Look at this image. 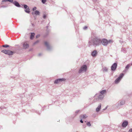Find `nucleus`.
Listing matches in <instances>:
<instances>
[{
	"label": "nucleus",
	"instance_id": "f257e3e1",
	"mask_svg": "<svg viewBox=\"0 0 132 132\" xmlns=\"http://www.w3.org/2000/svg\"><path fill=\"white\" fill-rule=\"evenodd\" d=\"M101 39L96 37L95 38L89 39L88 42L89 46L93 45L94 46H96L101 44Z\"/></svg>",
	"mask_w": 132,
	"mask_h": 132
},
{
	"label": "nucleus",
	"instance_id": "f03ea898",
	"mask_svg": "<svg viewBox=\"0 0 132 132\" xmlns=\"http://www.w3.org/2000/svg\"><path fill=\"white\" fill-rule=\"evenodd\" d=\"M9 2L13 4L15 6L18 7H22L21 6L19 3L16 1H13V0H2V2L3 3L4 2Z\"/></svg>",
	"mask_w": 132,
	"mask_h": 132
},
{
	"label": "nucleus",
	"instance_id": "7ed1b4c3",
	"mask_svg": "<svg viewBox=\"0 0 132 132\" xmlns=\"http://www.w3.org/2000/svg\"><path fill=\"white\" fill-rule=\"evenodd\" d=\"M124 75L123 73H121L118 78H117L114 81V83L115 84H118L121 80Z\"/></svg>",
	"mask_w": 132,
	"mask_h": 132
},
{
	"label": "nucleus",
	"instance_id": "20e7f679",
	"mask_svg": "<svg viewBox=\"0 0 132 132\" xmlns=\"http://www.w3.org/2000/svg\"><path fill=\"white\" fill-rule=\"evenodd\" d=\"M87 69V66L86 65L82 66L79 69L78 72L79 73H81L83 71H86Z\"/></svg>",
	"mask_w": 132,
	"mask_h": 132
},
{
	"label": "nucleus",
	"instance_id": "39448f33",
	"mask_svg": "<svg viewBox=\"0 0 132 132\" xmlns=\"http://www.w3.org/2000/svg\"><path fill=\"white\" fill-rule=\"evenodd\" d=\"M125 103V101L124 100H122L118 102L116 104L117 108H120L121 106L124 105Z\"/></svg>",
	"mask_w": 132,
	"mask_h": 132
},
{
	"label": "nucleus",
	"instance_id": "423d86ee",
	"mask_svg": "<svg viewBox=\"0 0 132 132\" xmlns=\"http://www.w3.org/2000/svg\"><path fill=\"white\" fill-rule=\"evenodd\" d=\"M101 44L104 46H106L108 44V40L105 38L103 39H101Z\"/></svg>",
	"mask_w": 132,
	"mask_h": 132
},
{
	"label": "nucleus",
	"instance_id": "0eeeda50",
	"mask_svg": "<svg viewBox=\"0 0 132 132\" xmlns=\"http://www.w3.org/2000/svg\"><path fill=\"white\" fill-rule=\"evenodd\" d=\"M65 80L66 79L64 78L58 79H56L54 81V82L55 84H57L63 81H65Z\"/></svg>",
	"mask_w": 132,
	"mask_h": 132
},
{
	"label": "nucleus",
	"instance_id": "6e6552de",
	"mask_svg": "<svg viewBox=\"0 0 132 132\" xmlns=\"http://www.w3.org/2000/svg\"><path fill=\"white\" fill-rule=\"evenodd\" d=\"M117 66V63H114L111 67V69L112 71L116 70Z\"/></svg>",
	"mask_w": 132,
	"mask_h": 132
},
{
	"label": "nucleus",
	"instance_id": "1a4fd4ad",
	"mask_svg": "<svg viewBox=\"0 0 132 132\" xmlns=\"http://www.w3.org/2000/svg\"><path fill=\"white\" fill-rule=\"evenodd\" d=\"M22 46L23 48L25 49L28 48L29 46V44L27 42H24L23 43Z\"/></svg>",
	"mask_w": 132,
	"mask_h": 132
},
{
	"label": "nucleus",
	"instance_id": "9d476101",
	"mask_svg": "<svg viewBox=\"0 0 132 132\" xmlns=\"http://www.w3.org/2000/svg\"><path fill=\"white\" fill-rule=\"evenodd\" d=\"M44 44L46 47L47 50L48 51L50 50L51 48V47L48 43L47 42H45L44 43Z\"/></svg>",
	"mask_w": 132,
	"mask_h": 132
},
{
	"label": "nucleus",
	"instance_id": "9b49d317",
	"mask_svg": "<svg viewBox=\"0 0 132 132\" xmlns=\"http://www.w3.org/2000/svg\"><path fill=\"white\" fill-rule=\"evenodd\" d=\"M128 122L126 120L124 121L122 124V126L123 128H125L128 125Z\"/></svg>",
	"mask_w": 132,
	"mask_h": 132
},
{
	"label": "nucleus",
	"instance_id": "f8f14e48",
	"mask_svg": "<svg viewBox=\"0 0 132 132\" xmlns=\"http://www.w3.org/2000/svg\"><path fill=\"white\" fill-rule=\"evenodd\" d=\"M104 95H102L99 94L98 96L97 100L98 101L102 100L104 98Z\"/></svg>",
	"mask_w": 132,
	"mask_h": 132
},
{
	"label": "nucleus",
	"instance_id": "ddd939ff",
	"mask_svg": "<svg viewBox=\"0 0 132 132\" xmlns=\"http://www.w3.org/2000/svg\"><path fill=\"white\" fill-rule=\"evenodd\" d=\"M40 14V12H39V11L38 10H35V11L34 12H32V15H33V16L35 14L36 15H39Z\"/></svg>",
	"mask_w": 132,
	"mask_h": 132
},
{
	"label": "nucleus",
	"instance_id": "4468645a",
	"mask_svg": "<svg viewBox=\"0 0 132 132\" xmlns=\"http://www.w3.org/2000/svg\"><path fill=\"white\" fill-rule=\"evenodd\" d=\"M7 52V54L9 55H12L15 53L14 52L10 51L9 50H8Z\"/></svg>",
	"mask_w": 132,
	"mask_h": 132
},
{
	"label": "nucleus",
	"instance_id": "2eb2a0df",
	"mask_svg": "<svg viewBox=\"0 0 132 132\" xmlns=\"http://www.w3.org/2000/svg\"><path fill=\"white\" fill-rule=\"evenodd\" d=\"M97 51L96 50L93 51L91 52V55L93 56H95L97 54Z\"/></svg>",
	"mask_w": 132,
	"mask_h": 132
},
{
	"label": "nucleus",
	"instance_id": "dca6fc26",
	"mask_svg": "<svg viewBox=\"0 0 132 132\" xmlns=\"http://www.w3.org/2000/svg\"><path fill=\"white\" fill-rule=\"evenodd\" d=\"M101 104L100 103L96 109V111L97 112H98L100 111L101 109Z\"/></svg>",
	"mask_w": 132,
	"mask_h": 132
},
{
	"label": "nucleus",
	"instance_id": "f3484780",
	"mask_svg": "<svg viewBox=\"0 0 132 132\" xmlns=\"http://www.w3.org/2000/svg\"><path fill=\"white\" fill-rule=\"evenodd\" d=\"M87 116L86 114H81L80 115L79 118L80 119H86L87 118Z\"/></svg>",
	"mask_w": 132,
	"mask_h": 132
},
{
	"label": "nucleus",
	"instance_id": "a211bd4d",
	"mask_svg": "<svg viewBox=\"0 0 132 132\" xmlns=\"http://www.w3.org/2000/svg\"><path fill=\"white\" fill-rule=\"evenodd\" d=\"M35 35V34L34 33H31L30 36V38L32 40L34 38Z\"/></svg>",
	"mask_w": 132,
	"mask_h": 132
},
{
	"label": "nucleus",
	"instance_id": "6ab92c4d",
	"mask_svg": "<svg viewBox=\"0 0 132 132\" xmlns=\"http://www.w3.org/2000/svg\"><path fill=\"white\" fill-rule=\"evenodd\" d=\"M106 93L105 90H103L101 91L99 94L102 95H104V94Z\"/></svg>",
	"mask_w": 132,
	"mask_h": 132
},
{
	"label": "nucleus",
	"instance_id": "aec40b11",
	"mask_svg": "<svg viewBox=\"0 0 132 132\" xmlns=\"http://www.w3.org/2000/svg\"><path fill=\"white\" fill-rule=\"evenodd\" d=\"M23 6V7L24 9L27 10H29V7L26 4H23L22 5Z\"/></svg>",
	"mask_w": 132,
	"mask_h": 132
},
{
	"label": "nucleus",
	"instance_id": "412c9836",
	"mask_svg": "<svg viewBox=\"0 0 132 132\" xmlns=\"http://www.w3.org/2000/svg\"><path fill=\"white\" fill-rule=\"evenodd\" d=\"M7 51L8 50H4L1 51V52L4 53L6 54H7Z\"/></svg>",
	"mask_w": 132,
	"mask_h": 132
},
{
	"label": "nucleus",
	"instance_id": "4be33fe9",
	"mask_svg": "<svg viewBox=\"0 0 132 132\" xmlns=\"http://www.w3.org/2000/svg\"><path fill=\"white\" fill-rule=\"evenodd\" d=\"M80 112V110H76L75 112V114H74V115H75L74 116L75 117Z\"/></svg>",
	"mask_w": 132,
	"mask_h": 132
},
{
	"label": "nucleus",
	"instance_id": "5701e85b",
	"mask_svg": "<svg viewBox=\"0 0 132 132\" xmlns=\"http://www.w3.org/2000/svg\"><path fill=\"white\" fill-rule=\"evenodd\" d=\"M130 67V65L129 64H127L125 67V70L123 71H125L126 70L128 69Z\"/></svg>",
	"mask_w": 132,
	"mask_h": 132
},
{
	"label": "nucleus",
	"instance_id": "b1692460",
	"mask_svg": "<svg viewBox=\"0 0 132 132\" xmlns=\"http://www.w3.org/2000/svg\"><path fill=\"white\" fill-rule=\"evenodd\" d=\"M2 46L3 47H5V48H7V47H10L9 45L7 44L3 45H2Z\"/></svg>",
	"mask_w": 132,
	"mask_h": 132
},
{
	"label": "nucleus",
	"instance_id": "393cba45",
	"mask_svg": "<svg viewBox=\"0 0 132 132\" xmlns=\"http://www.w3.org/2000/svg\"><path fill=\"white\" fill-rule=\"evenodd\" d=\"M103 71L104 72H107L108 71V69L106 67H105L103 69Z\"/></svg>",
	"mask_w": 132,
	"mask_h": 132
},
{
	"label": "nucleus",
	"instance_id": "a878e982",
	"mask_svg": "<svg viewBox=\"0 0 132 132\" xmlns=\"http://www.w3.org/2000/svg\"><path fill=\"white\" fill-rule=\"evenodd\" d=\"M124 29H123V30L122 31V32H126V29L127 28V27H124V28H123Z\"/></svg>",
	"mask_w": 132,
	"mask_h": 132
},
{
	"label": "nucleus",
	"instance_id": "bb28decb",
	"mask_svg": "<svg viewBox=\"0 0 132 132\" xmlns=\"http://www.w3.org/2000/svg\"><path fill=\"white\" fill-rule=\"evenodd\" d=\"M8 6V5L6 4V5H2L0 6L1 7L6 8Z\"/></svg>",
	"mask_w": 132,
	"mask_h": 132
},
{
	"label": "nucleus",
	"instance_id": "cd10ccee",
	"mask_svg": "<svg viewBox=\"0 0 132 132\" xmlns=\"http://www.w3.org/2000/svg\"><path fill=\"white\" fill-rule=\"evenodd\" d=\"M87 125L88 126H91V124L89 122H88L86 123Z\"/></svg>",
	"mask_w": 132,
	"mask_h": 132
},
{
	"label": "nucleus",
	"instance_id": "c85d7f7f",
	"mask_svg": "<svg viewBox=\"0 0 132 132\" xmlns=\"http://www.w3.org/2000/svg\"><path fill=\"white\" fill-rule=\"evenodd\" d=\"M25 11L27 13H29L30 12V9L29 10H25Z\"/></svg>",
	"mask_w": 132,
	"mask_h": 132
},
{
	"label": "nucleus",
	"instance_id": "c756f323",
	"mask_svg": "<svg viewBox=\"0 0 132 132\" xmlns=\"http://www.w3.org/2000/svg\"><path fill=\"white\" fill-rule=\"evenodd\" d=\"M32 111L33 112H36V113H37L38 114H40V113H39V112H37V111H35V110L34 109V110H32Z\"/></svg>",
	"mask_w": 132,
	"mask_h": 132
},
{
	"label": "nucleus",
	"instance_id": "7c9ffc66",
	"mask_svg": "<svg viewBox=\"0 0 132 132\" xmlns=\"http://www.w3.org/2000/svg\"><path fill=\"white\" fill-rule=\"evenodd\" d=\"M49 26H47L46 27V28L47 29V30H46V31L47 32V33H48L50 31L48 29Z\"/></svg>",
	"mask_w": 132,
	"mask_h": 132
},
{
	"label": "nucleus",
	"instance_id": "2f4dec72",
	"mask_svg": "<svg viewBox=\"0 0 132 132\" xmlns=\"http://www.w3.org/2000/svg\"><path fill=\"white\" fill-rule=\"evenodd\" d=\"M121 51L124 53H126L127 52V51L125 48L121 50Z\"/></svg>",
	"mask_w": 132,
	"mask_h": 132
},
{
	"label": "nucleus",
	"instance_id": "473e14b6",
	"mask_svg": "<svg viewBox=\"0 0 132 132\" xmlns=\"http://www.w3.org/2000/svg\"><path fill=\"white\" fill-rule=\"evenodd\" d=\"M41 1L43 4H45L46 1V0H42Z\"/></svg>",
	"mask_w": 132,
	"mask_h": 132
},
{
	"label": "nucleus",
	"instance_id": "72a5a7b5",
	"mask_svg": "<svg viewBox=\"0 0 132 132\" xmlns=\"http://www.w3.org/2000/svg\"><path fill=\"white\" fill-rule=\"evenodd\" d=\"M39 42V41L38 40H37L35 41L33 45H35L37 43H38Z\"/></svg>",
	"mask_w": 132,
	"mask_h": 132
},
{
	"label": "nucleus",
	"instance_id": "f704fd0d",
	"mask_svg": "<svg viewBox=\"0 0 132 132\" xmlns=\"http://www.w3.org/2000/svg\"><path fill=\"white\" fill-rule=\"evenodd\" d=\"M88 28L87 27L85 26L83 28V29L84 30H86Z\"/></svg>",
	"mask_w": 132,
	"mask_h": 132
},
{
	"label": "nucleus",
	"instance_id": "c9c22d12",
	"mask_svg": "<svg viewBox=\"0 0 132 132\" xmlns=\"http://www.w3.org/2000/svg\"><path fill=\"white\" fill-rule=\"evenodd\" d=\"M46 15L45 14H44L43 16V18L44 19H45L46 18Z\"/></svg>",
	"mask_w": 132,
	"mask_h": 132
},
{
	"label": "nucleus",
	"instance_id": "e433bc0d",
	"mask_svg": "<svg viewBox=\"0 0 132 132\" xmlns=\"http://www.w3.org/2000/svg\"><path fill=\"white\" fill-rule=\"evenodd\" d=\"M37 8L36 7H34L32 9V10L33 11H34Z\"/></svg>",
	"mask_w": 132,
	"mask_h": 132
},
{
	"label": "nucleus",
	"instance_id": "4c0bfd02",
	"mask_svg": "<svg viewBox=\"0 0 132 132\" xmlns=\"http://www.w3.org/2000/svg\"><path fill=\"white\" fill-rule=\"evenodd\" d=\"M40 36V35L39 34L38 35L36 36V38H38Z\"/></svg>",
	"mask_w": 132,
	"mask_h": 132
},
{
	"label": "nucleus",
	"instance_id": "58836bf2",
	"mask_svg": "<svg viewBox=\"0 0 132 132\" xmlns=\"http://www.w3.org/2000/svg\"><path fill=\"white\" fill-rule=\"evenodd\" d=\"M108 44L109 43H110L111 42H112V41L111 40H108Z\"/></svg>",
	"mask_w": 132,
	"mask_h": 132
},
{
	"label": "nucleus",
	"instance_id": "ea45409f",
	"mask_svg": "<svg viewBox=\"0 0 132 132\" xmlns=\"http://www.w3.org/2000/svg\"><path fill=\"white\" fill-rule=\"evenodd\" d=\"M128 132H132V128L130 129L128 131Z\"/></svg>",
	"mask_w": 132,
	"mask_h": 132
},
{
	"label": "nucleus",
	"instance_id": "a19ab883",
	"mask_svg": "<svg viewBox=\"0 0 132 132\" xmlns=\"http://www.w3.org/2000/svg\"><path fill=\"white\" fill-rule=\"evenodd\" d=\"M80 122L81 123H82L83 122V121L82 120V119H81L80 120Z\"/></svg>",
	"mask_w": 132,
	"mask_h": 132
},
{
	"label": "nucleus",
	"instance_id": "79ce46f5",
	"mask_svg": "<svg viewBox=\"0 0 132 132\" xmlns=\"http://www.w3.org/2000/svg\"><path fill=\"white\" fill-rule=\"evenodd\" d=\"M34 17L35 19H36V16L35 15H34Z\"/></svg>",
	"mask_w": 132,
	"mask_h": 132
},
{
	"label": "nucleus",
	"instance_id": "37998d69",
	"mask_svg": "<svg viewBox=\"0 0 132 132\" xmlns=\"http://www.w3.org/2000/svg\"><path fill=\"white\" fill-rule=\"evenodd\" d=\"M108 106H107L103 110H106L107 108V107H108Z\"/></svg>",
	"mask_w": 132,
	"mask_h": 132
},
{
	"label": "nucleus",
	"instance_id": "c03bdc74",
	"mask_svg": "<svg viewBox=\"0 0 132 132\" xmlns=\"http://www.w3.org/2000/svg\"><path fill=\"white\" fill-rule=\"evenodd\" d=\"M32 50H33V48H31V49H30L29 50V51H32Z\"/></svg>",
	"mask_w": 132,
	"mask_h": 132
},
{
	"label": "nucleus",
	"instance_id": "a18cd8bd",
	"mask_svg": "<svg viewBox=\"0 0 132 132\" xmlns=\"http://www.w3.org/2000/svg\"><path fill=\"white\" fill-rule=\"evenodd\" d=\"M42 55V54L41 53H39V54H38V56H40L41 55Z\"/></svg>",
	"mask_w": 132,
	"mask_h": 132
},
{
	"label": "nucleus",
	"instance_id": "49530a36",
	"mask_svg": "<svg viewBox=\"0 0 132 132\" xmlns=\"http://www.w3.org/2000/svg\"><path fill=\"white\" fill-rule=\"evenodd\" d=\"M4 108V107H1L0 108V109H1V110H2L3 109V108Z\"/></svg>",
	"mask_w": 132,
	"mask_h": 132
},
{
	"label": "nucleus",
	"instance_id": "de8ad7c7",
	"mask_svg": "<svg viewBox=\"0 0 132 132\" xmlns=\"http://www.w3.org/2000/svg\"><path fill=\"white\" fill-rule=\"evenodd\" d=\"M31 24L33 26H34V24L33 23H31Z\"/></svg>",
	"mask_w": 132,
	"mask_h": 132
},
{
	"label": "nucleus",
	"instance_id": "09e8293b",
	"mask_svg": "<svg viewBox=\"0 0 132 132\" xmlns=\"http://www.w3.org/2000/svg\"><path fill=\"white\" fill-rule=\"evenodd\" d=\"M130 95H132V92H131L130 94Z\"/></svg>",
	"mask_w": 132,
	"mask_h": 132
},
{
	"label": "nucleus",
	"instance_id": "8fccbe9b",
	"mask_svg": "<svg viewBox=\"0 0 132 132\" xmlns=\"http://www.w3.org/2000/svg\"><path fill=\"white\" fill-rule=\"evenodd\" d=\"M47 26H50L49 23L48 24Z\"/></svg>",
	"mask_w": 132,
	"mask_h": 132
},
{
	"label": "nucleus",
	"instance_id": "3c124183",
	"mask_svg": "<svg viewBox=\"0 0 132 132\" xmlns=\"http://www.w3.org/2000/svg\"><path fill=\"white\" fill-rule=\"evenodd\" d=\"M46 107V106H44V107H43V108H45V107Z\"/></svg>",
	"mask_w": 132,
	"mask_h": 132
},
{
	"label": "nucleus",
	"instance_id": "603ef678",
	"mask_svg": "<svg viewBox=\"0 0 132 132\" xmlns=\"http://www.w3.org/2000/svg\"><path fill=\"white\" fill-rule=\"evenodd\" d=\"M43 108H42V110H44V109H43Z\"/></svg>",
	"mask_w": 132,
	"mask_h": 132
},
{
	"label": "nucleus",
	"instance_id": "864d4df0",
	"mask_svg": "<svg viewBox=\"0 0 132 132\" xmlns=\"http://www.w3.org/2000/svg\"><path fill=\"white\" fill-rule=\"evenodd\" d=\"M2 4H3V3H2Z\"/></svg>",
	"mask_w": 132,
	"mask_h": 132
},
{
	"label": "nucleus",
	"instance_id": "5fc2aeb1",
	"mask_svg": "<svg viewBox=\"0 0 132 132\" xmlns=\"http://www.w3.org/2000/svg\"><path fill=\"white\" fill-rule=\"evenodd\" d=\"M131 65H132V63H131Z\"/></svg>",
	"mask_w": 132,
	"mask_h": 132
},
{
	"label": "nucleus",
	"instance_id": "6e6d98bb",
	"mask_svg": "<svg viewBox=\"0 0 132 132\" xmlns=\"http://www.w3.org/2000/svg\"><path fill=\"white\" fill-rule=\"evenodd\" d=\"M77 132H78V131H77Z\"/></svg>",
	"mask_w": 132,
	"mask_h": 132
}]
</instances>
